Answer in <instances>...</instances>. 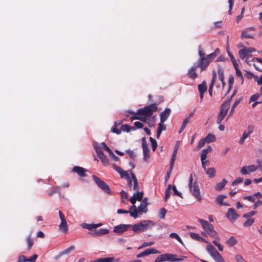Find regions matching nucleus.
Here are the masks:
<instances>
[{
  "instance_id": "obj_19",
  "label": "nucleus",
  "mask_w": 262,
  "mask_h": 262,
  "mask_svg": "<svg viewBox=\"0 0 262 262\" xmlns=\"http://www.w3.org/2000/svg\"><path fill=\"white\" fill-rule=\"evenodd\" d=\"M75 249V247L74 246H71L68 248L64 250L63 251L60 252L58 255L55 257V259L57 260L61 256L64 255H69L71 252L74 251Z\"/></svg>"
},
{
  "instance_id": "obj_51",
  "label": "nucleus",
  "mask_w": 262,
  "mask_h": 262,
  "mask_svg": "<svg viewBox=\"0 0 262 262\" xmlns=\"http://www.w3.org/2000/svg\"><path fill=\"white\" fill-rule=\"evenodd\" d=\"M243 199L244 200H248L252 203H254L255 201V199L253 195L244 196L243 198Z\"/></svg>"
},
{
  "instance_id": "obj_33",
  "label": "nucleus",
  "mask_w": 262,
  "mask_h": 262,
  "mask_svg": "<svg viewBox=\"0 0 262 262\" xmlns=\"http://www.w3.org/2000/svg\"><path fill=\"white\" fill-rule=\"evenodd\" d=\"M227 183V181L225 179H224L222 182L216 185L215 190L217 191L221 190L224 187Z\"/></svg>"
},
{
  "instance_id": "obj_24",
  "label": "nucleus",
  "mask_w": 262,
  "mask_h": 262,
  "mask_svg": "<svg viewBox=\"0 0 262 262\" xmlns=\"http://www.w3.org/2000/svg\"><path fill=\"white\" fill-rule=\"evenodd\" d=\"M59 228L60 230L64 233L68 232V228L66 219L61 220V222L59 225Z\"/></svg>"
},
{
  "instance_id": "obj_10",
  "label": "nucleus",
  "mask_w": 262,
  "mask_h": 262,
  "mask_svg": "<svg viewBox=\"0 0 262 262\" xmlns=\"http://www.w3.org/2000/svg\"><path fill=\"white\" fill-rule=\"evenodd\" d=\"M228 108L226 105H222L221 107V111L218 115L216 123L220 124L224 118L226 116L228 112Z\"/></svg>"
},
{
  "instance_id": "obj_50",
  "label": "nucleus",
  "mask_w": 262,
  "mask_h": 262,
  "mask_svg": "<svg viewBox=\"0 0 262 262\" xmlns=\"http://www.w3.org/2000/svg\"><path fill=\"white\" fill-rule=\"evenodd\" d=\"M257 213L255 211H251L247 213H245L243 215V217L248 219L252 216L254 215Z\"/></svg>"
},
{
  "instance_id": "obj_4",
  "label": "nucleus",
  "mask_w": 262,
  "mask_h": 262,
  "mask_svg": "<svg viewBox=\"0 0 262 262\" xmlns=\"http://www.w3.org/2000/svg\"><path fill=\"white\" fill-rule=\"evenodd\" d=\"M184 257L178 258L177 255L174 254L165 253L159 255L154 262H164V261H181L184 259Z\"/></svg>"
},
{
  "instance_id": "obj_3",
  "label": "nucleus",
  "mask_w": 262,
  "mask_h": 262,
  "mask_svg": "<svg viewBox=\"0 0 262 262\" xmlns=\"http://www.w3.org/2000/svg\"><path fill=\"white\" fill-rule=\"evenodd\" d=\"M155 225V223L152 221H143L138 224L134 225L132 226L133 230L137 233L144 232L151 228Z\"/></svg>"
},
{
  "instance_id": "obj_39",
  "label": "nucleus",
  "mask_w": 262,
  "mask_h": 262,
  "mask_svg": "<svg viewBox=\"0 0 262 262\" xmlns=\"http://www.w3.org/2000/svg\"><path fill=\"white\" fill-rule=\"evenodd\" d=\"M128 113H130L132 114H134V115L133 116H132L130 118V119L132 121H133V120H136V119L139 120L140 116H142L141 114L138 113V110L137 111V112L136 113H135L134 112L131 111H128Z\"/></svg>"
},
{
  "instance_id": "obj_27",
  "label": "nucleus",
  "mask_w": 262,
  "mask_h": 262,
  "mask_svg": "<svg viewBox=\"0 0 262 262\" xmlns=\"http://www.w3.org/2000/svg\"><path fill=\"white\" fill-rule=\"evenodd\" d=\"M109 232L107 229H100L97 231H96L92 233V235L94 236H100L104 234H106Z\"/></svg>"
},
{
  "instance_id": "obj_16",
  "label": "nucleus",
  "mask_w": 262,
  "mask_h": 262,
  "mask_svg": "<svg viewBox=\"0 0 262 262\" xmlns=\"http://www.w3.org/2000/svg\"><path fill=\"white\" fill-rule=\"evenodd\" d=\"M142 141V146L143 151L144 159L146 160L149 157V149L145 138H143Z\"/></svg>"
},
{
  "instance_id": "obj_5",
  "label": "nucleus",
  "mask_w": 262,
  "mask_h": 262,
  "mask_svg": "<svg viewBox=\"0 0 262 262\" xmlns=\"http://www.w3.org/2000/svg\"><path fill=\"white\" fill-rule=\"evenodd\" d=\"M157 104L153 103L146 106L143 108L138 109V113L142 116L150 117L154 112L158 110Z\"/></svg>"
},
{
  "instance_id": "obj_34",
  "label": "nucleus",
  "mask_w": 262,
  "mask_h": 262,
  "mask_svg": "<svg viewBox=\"0 0 262 262\" xmlns=\"http://www.w3.org/2000/svg\"><path fill=\"white\" fill-rule=\"evenodd\" d=\"M237 243V241L234 236H231L226 241V244L228 245L230 247L233 246L235 245Z\"/></svg>"
},
{
  "instance_id": "obj_21",
  "label": "nucleus",
  "mask_w": 262,
  "mask_h": 262,
  "mask_svg": "<svg viewBox=\"0 0 262 262\" xmlns=\"http://www.w3.org/2000/svg\"><path fill=\"white\" fill-rule=\"evenodd\" d=\"M102 224H86L84 223L82 225V227L84 229H86L89 230H94L96 229L98 227L101 226Z\"/></svg>"
},
{
  "instance_id": "obj_6",
  "label": "nucleus",
  "mask_w": 262,
  "mask_h": 262,
  "mask_svg": "<svg viewBox=\"0 0 262 262\" xmlns=\"http://www.w3.org/2000/svg\"><path fill=\"white\" fill-rule=\"evenodd\" d=\"M92 178L95 183L103 191L107 194L111 193L110 188L106 183L96 176H93Z\"/></svg>"
},
{
  "instance_id": "obj_38",
  "label": "nucleus",
  "mask_w": 262,
  "mask_h": 262,
  "mask_svg": "<svg viewBox=\"0 0 262 262\" xmlns=\"http://www.w3.org/2000/svg\"><path fill=\"white\" fill-rule=\"evenodd\" d=\"M27 243V251H29L34 244L33 241L31 239L30 236H28L26 238Z\"/></svg>"
},
{
  "instance_id": "obj_42",
  "label": "nucleus",
  "mask_w": 262,
  "mask_h": 262,
  "mask_svg": "<svg viewBox=\"0 0 262 262\" xmlns=\"http://www.w3.org/2000/svg\"><path fill=\"white\" fill-rule=\"evenodd\" d=\"M166 212H167V210H166L165 208H161L159 210V216L160 218L161 219H163V220L164 219L166 214Z\"/></svg>"
},
{
  "instance_id": "obj_52",
  "label": "nucleus",
  "mask_w": 262,
  "mask_h": 262,
  "mask_svg": "<svg viewBox=\"0 0 262 262\" xmlns=\"http://www.w3.org/2000/svg\"><path fill=\"white\" fill-rule=\"evenodd\" d=\"M205 143H207L205 140H204V138H202L198 143V144L196 146L197 149H201Z\"/></svg>"
},
{
  "instance_id": "obj_61",
  "label": "nucleus",
  "mask_w": 262,
  "mask_h": 262,
  "mask_svg": "<svg viewBox=\"0 0 262 262\" xmlns=\"http://www.w3.org/2000/svg\"><path fill=\"white\" fill-rule=\"evenodd\" d=\"M101 147H102L105 150L107 151L108 154L111 153L112 150L108 147L104 142H102L100 144Z\"/></svg>"
},
{
  "instance_id": "obj_9",
  "label": "nucleus",
  "mask_w": 262,
  "mask_h": 262,
  "mask_svg": "<svg viewBox=\"0 0 262 262\" xmlns=\"http://www.w3.org/2000/svg\"><path fill=\"white\" fill-rule=\"evenodd\" d=\"M132 225L129 224H120L114 227L113 232L120 234L125 232Z\"/></svg>"
},
{
  "instance_id": "obj_49",
  "label": "nucleus",
  "mask_w": 262,
  "mask_h": 262,
  "mask_svg": "<svg viewBox=\"0 0 262 262\" xmlns=\"http://www.w3.org/2000/svg\"><path fill=\"white\" fill-rule=\"evenodd\" d=\"M254 219H249L244 223V226L245 227L251 226L254 222Z\"/></svg>"
},
{
  "instance_id": "obj_17",
  "label": "nucleus",
  "mask_w": 262,
  "mask_h": 262,
  "mask_svg": "<svg viewBox=\"0 0 262 262\" xmlns=\"http://www.w3.org/2000/svg\"><path fill=\"white\" fill-rule=\"evenodd\" d=\"M72 171L76 172L78 175L80 177H86L85 172L88 171V170L83 167H79L78 166H74L73 168Z\"/></svg>"
},
{
  "instance_id": "obj_26",
  "label": "nucleus",
  "mask_w": 262,
  "mask_h": 262,
  "mask_svg": "<svg viewBox=\"0 0 262 262\" xmlns=\"http://www.w3.org/2000/svg\"><path fill=\"white\" fill-rule=\"evenodd\" d=\"M206 249L212 257L218 252L216 249L210 244L207 245L206 247Z\"/></svg>"
},
{
  "instance_id": "obj_53",
  "label": "nucleus",
  "mask_w": 262,
  "mask_h": 262,
  "mask_svg": "<svg viewBox=\"0 0 262 262\" xmlns=\"http://www.w3.org/2000/svg\"><path fill=\"white\" fill-rule=\"evenodd\" d=\"M190 237L194 239H195L196 241H200V239H201V236L197 233L192 232L190 233Z\"/></svg>"
},
{
  "instance_id": "obj_15",
  "label": "nucleus",
  "mask_w": 262,
  "mask_h": 262,
  "mask_svg": "<svg viewBox=\"0 0 262 262\" xmlns=\"http://www.w3.org/2000/svg\"><path fill=\"white\" fill-rule=\"evenodd\" d=\"M257 169V167L254 165L244 166L241 170V173L243 175H245L248 174L249 172H252L255 171Z\"/></svg>"
},
{
  "instance_id": "obj_56",
  "label": "nucleus",
  "mask_w": 262,
  "mask_h": 262,
  "mask_svg": "<svg viewBox=\"0 0 262 262\" xmlns=\"http://www.w3.org/2000/svg\"><path fill=\"white\" fill-rule=\"evenodd\" d=\"M212 243L218 248L220 251H222L223 250V246L220 244L216 240L213 241Z\"/></svg>"
},
{
  "instance_id": "obj_47",
  "label": "nucleus",
  "mask_w": 262,
  "mask_h": 262,
  "mask_svg": "<svg viewBox=\"0 0 262 262\" xmlns=\"http://www.w3.org/2000/svg\"><path fill=\"white\" fill-rule=\"evenodd\" d=\"M169 237L171 238L176 239L178 241L183 244V242L178 234L176 233H171L169 234Z\"/></svg>"
},
{
  "instance_id": "obj_64",
  "label": "nucleus",
  "mask_w": 262,
  "mask_h": 262,
  "mask_svg": "<svg viewBox=\"0 0 262 262\" xmlns=\"http://www.w3.org/2000/svg\"><path fill=\"white\" fill-rule=\"evenodd\" d=\"M28 261V258L24 255H20L18 257L17 262H26Z\"/></svg>"
},
{
  "instance_id": "obj_20",
  "label": "nucleus",
  "mask_w": 262,
  "mask_h": 262,
  "mask_svg": "<svg viewBox=\"0 0 262 262\" xmlns=\"http://www.w3.org/2000/svg\"><path fill=\"white\" fill-rule=\"evenodd\" d=\"M171 113V110L169 108H166L160 114V121L164 123L168 118Z\"/></svg>"
},
{
  "instance_id": "obj_13",
  "label": "nucleus",
  "mask_w": 262,
  "mask_h": 262,
  "mask_svg": "<svg viewBox=\"0 0 262 262\" xmlns=\"http://www.w3.org/2000/svg\"><path fill=\"white\" fill-rule=\"evenodd\" d=\"M198 221L201 224L202 228L207 233L213 229V226L207 221L203 219H198Z\"/></svg>"
},
{
  "instance_id": "obj_32",
  "label": "nucleus",
  "mask_w": 262,
  "mask_h": 262,
  "mask_svg": "<svg viewBox=\"0 0 262 262\" xmlns=\"http://www.w3.org/2000/svg\"><path fill=\"white\" fill-rule=\"evenodd\" d=\"M198 90L200 93H204L207 91L206 82L205 81L202 82L198 85Z\"/></svg>"
},
{
  "instance_id": "obj_48",
  "label": "nucleus",
  "mask_w": 262,
  "mask_h": 262,
  "mask_svg": "<svg viewBox=\"0 0 262 262\" xmlns=\"http://www.w3.org/2000/svg\"><path fill=\"white\" fill-rule=\"evenodd\" d=\"M149 140L151 142L152 149L153 151H155L156 149L157 146H158L157 141L155 139H154L152 137L149 138Z\"/></svg>"
},
{
  "instance_id": "obj_29",
  "label": "nucleus",
  "mask_w": 262,
  "mask_h": 262,
  "mask_svg": "<svg viewBox=\"0 0 262 262\" xmlns=\"http://www.w3.org/2000/svg\"><path fill=\"white\" fill-rule=\"evenodd\" d=\"M251 29L252 30L253 29L251 28H248V29H246L245 30H244V31H242V38H252L253 37V34H251L249 33V30Z\"/></svg>"
},
{
  "instance_id": "obj_40",
  "label": "nucleus",
  "mask_w": 262,
  "mask_h": 262,
  "mask_svg": "<svg viewBox=\"0 0 262 262\" xmlns=\"http://www.w3.org/2000/svg\"><path fill=\"white\" fill-rule=\"evenodd\" d=\"M227 198V196L225 195H218L216 198V202L220 204V205H222L224 199H226Z\"/></svg>"
},
{
  "instance_id": "obj_44",
  "label": "nucleus",
  "mask_w": 262,
  "mask_h": 262,
  "mask_svg": "<svg viewBox=\"0 0 262 262\" xmlns=\"http://www.w3.org/2000/svg\"><path fill=\"white\" fill-rule=\"evenodd\" d=\"M216 262H224V260L220 253L218 252L212 257Z\"/></svg>"
},
{
  "instance_id": "obj_43",
  "label": "nucleus",
  "mask_w": 262,
  "mask_h": 262,
  "mask_svg": "<svg viewBox=\"0 0 262 262\" xmlns=\"http://www.w3.org/2000/svg\"><path fill=\"white\" fill-rule=\"evenodd\" d=\"M209 235L211 236V237L214 238H216V239H220V238L218 236V233H217L216 231H215L214 230V228H213V229H212L211 230H210V231H209L208 233H207Z\"/></svg>"
},
{
  "instance_id": "obj_35",
  "label": "nucleus",
  "mask_w": 262,
  "mask_h": 262,
  "mask_svg": "<svg viewBox=\"0 0 262 262\" xmlns=\"http://www.w3.org/2000/svg\"><path fill=\"white\" fill-rule=\"evenodd\" d=\"M241 99H237L235 101L233 104L232 106L231 109L230 111L229 114L228 115V118L231 117L234 113V110L237 105L241 102Z\"/></svg>"
},
{
  "instance_id": "obj_36",
  "label": "nucleus",
  "mask_w": 262,
  "mask_h": 262,
  "mask_svg": "<svg viewBox=\"0 0 262 262\" xmlns=\"http://www.w3.org/2000/svg\"><path fill=\"white\" fill-rule=\"evenodd\" d=\"M215 137L214 135L211 134H209L206 138H204V140L207 143H209L212 142H214L215 141Z\"/></svg>"
},
{
  "instance_id": "obj_11",
  "label": "nucleus",
  "mask_w": 262,
  "mask_h": 262,
  "mask_svg": "<svg viewBox=\"0 0 262 262\" xmlns=\"http://www.w3.org/2000/svg\"><path fill=\"white\" fill-rule=\"evenodd\" d=\"M114 169L117 171L120 174L121 178H124L125 179H129V174L127 171L123 170L121 167L118 166L116 164H114L113 165Z\"/></svg>"
},
{
  "instance_id": "obj_60",
  "label": "nucleus",
  "mask_w": 262,
  "mask_h": 262,
  "mask_svg": "<svg viewBox=\"0 0 262 262\" xmlns=\"http://www.w3.org/2000/svg\"><path fill=\"white\" fill-rule=\"evenodd\" d=\"M117 127L118 126H116L114 125V126L111 128V132L113 133L116 134L117 135H120L121 134V130L120 129H118Z\"/></svg>"
},
{
  "instance_id": "obj_14",
  "label": "nucleus",
  "mask_w": 262,
  "mask_h": 262,
  "mask_svg": "<svg viewBox=\"0 0 262 262\" xmlns=\"http://www.w3.org/2000/svg\"><path fill=\"white\" fill-rule=\"evenodd\" d=\"M226 216L231 221H235L239 216L235 209L232 208H229L228 210V211L226 213Z\"/></svg>"
},
{
  "instance_id": "obj_28",
  "label": "nucleus",
  "mask_w": 262,
  "mask_h": 262,
  "mask_svg": "<svg viewBox=\"0 0 262 262\" xmlns=\"http://www.w3.org/2000/svg\"><path fill=\"white\" fill-rule=\"evenodd\" d=\"M239 57L241 59H243L247 57L251 56V55H249L247 51V48H244L240 50L238 52Z\"/></svg>"
},
{
  "instance_id": "obj_62",
  "label": "nucleus",
  "mask_w": 262,
  "mask_h": 262,
  "mask_svg": "<svg viewBox=\"0 0 262 262\" xmlns=\"http://www.w3.org/2000/svg\"><path fill=\"white\" fill-rule=\"evenodd\" d=\"M245 76L248 79H251L253 78L255 79V77L256 76H255L252 73H251L249 71H247L245 74Z\"/></svg>"
},
{
  "instance_id": "obj_30",
  "label": "nucleus",
  "mask_w": 262,
  "mask_h": 262,
  "mask_svg": "<svg viewBox=\"0 0 262 262\" xmlns=\"http://www.w3.org/2000/svg\"><path fill=\"white\" fill-rule=\"evenodd\" d=\"M121 132H129L131 130H135V127L134 126H130L129 125L125 124L122 125L120 127Z\"/></svg>"
},
{
  "instance_id": "obj_18",
  "label": "nucleus",
  "mask_w": 262,
  "mask_h": 262,
  "mask_svg": "<svg viewBox=\"0 0 262 262\" xmlns=\"http://www.w3.org/2000/svg\"><path fill=\"white\" fill-rule=\"evenodd\" d=\"M197 68H198L196 67V66L193 64V65L189 69L187 73L188 77L189 78L195 79L198 77V74L195 72Z\"/></svg>"
},
{
  "instance_id": "obj_7",
  "label": "nucleus",
  "mask_w": 262,
  "mask_h": 262,
  "mask_svg": "<svg viewBox=\"0 0 262 262\" xmlns=\"http://www.w3.org/2000/svg\"><path fill=\"white\" fill-rule=\"evenodd\" d=\"M212 149L210 146H208L206 149H203L201 153V160L202 162V167L204 170H206V165H208L209 160L207 159V155L211 152Z\"/></svg>"
},
{
  "instance_id": "obj_41",
  "label": "nucleus",
  "mask_w": 262,
  "mask_h": 262,
  "mask_svg": "<svg viewBox=\"0 0 262 262\" xmlns=\"http://www.w3.org/2000/svg\"><path fill=\"white\" fill-rule=\"evenodd\" d=\"M171 189V185L169 184L166 190H165V200L167 201L170 197V191Z\"/></svg>"
},
{
  "instance_id": "obj_12",
  "label": "nucleus",
  "mask_w": 262,
  "mask_h": 262,
  "mask_svg": "<svg viewBox=\"0 0 262 262\" xmlns=\"http://www.w3.org/2000/svg\"><path fill=\"white\" fill-rule=\"evenodd\" d=\"M160 252L155 248L147 249L143 252L137 255V258H140L142 257L147 256L151 254H157L159 253Z\"/></svg>"
},
{
  "instance_id": "obj_31",
  "label": "nucleus",
  "mask_w": 262,
  "mask_h": 262,
  "mask_svg": "<svg viewBox=\"0 0 262 262\" xmlns=\"http://www.w3.org/2000/svg\"><path fill=\"white\" fill-rule=\"evenodd\" d=\"M138 211L140 212L146 213L147 211V204L142 202L138 207Z\"/></svg>"
},
{
  "instance_id": "obj_46",
  "label": "nucleus",
  "mask_w": 262,
  "mask_h": 262,
  "mask_svg": "<svg viewBox=\"0 0 262 262\" xmlns=\"http://www.w3.org/2000/svg\"><path fill=\"white\" fill-rule=\"evenodd\" d=\"M249 137V135H248V134H247V130H245L243 134V136L242 137L240 138L239 140V143L241 144V145H242L243 144V143H244L245 142V140H246V138H247L248 137Z\"/></svg>"
},
{
  "instance_id": "obj_45",
  "label": "nucleus",
  "mask_w": 262,
  "mask_h": 262,
  "mask_svg": "<svg viewBox=\"0 0 262 262\" xmlns=\"http://www.w3.org/2000/svg\"><path fill=\"white\" fill-rule=\"evenodd\" d=\"M234 67L235 69L236 75L237 77H239L241 79L242 83H243L244 82V77L243 76L242 73L239 70V69L237 68V67Z\"/></svg>"
},
{
  "instance_id": "obj_1",
  "label": "nucleus",
  "mask_w": 262,
  "mask_h": 262,
  "mask_svg": "<svg viewBox=\"0 0 262 262\" xmlns=\"http://www.w3.org/2000/svg\"><path fill=\"white\" fill-rule=\"evenodd\" d=\"M201 47L199 46V59L196 63L194 64L197 68H200L201 72L205 70L210 63L216 57V56L219 54L220 50L218 48L216 49L214 52L206 55L204 51L200 49Z\"/></svg>"
},
{
  "instance_id": "obj_55",
  "label": "nucleus",
  "mask_w": 262,
  "mask_h": 262,
  "mask_svg": "<svg viewBox=\"0 0 262 262\" xmlns=\"http://www.w3.org/2000/svg\"><path fill=\"white\" fill-rule=\"evenodd\" d=\"M134 194L136 195V198H137V200L141 201L142 200L143 196V192L138 191L137 193H135Z\"/></svg>"
},
{
  "instance_id": "obj_58",
  "label": "nucleus",
  "mask_w": 262,
  "mask_h": 262,
  "mask_svg": "<svg viewBox=\"0 0 262 262\" xmlns=\"http://www.w3.org/2000/svg\"><path fill=\"white\" fill-rule=\"evenodd\" d=\"M228 55L231 59V60L232 62L233 66L234 67H238V64L236 62V60L235 59L233 55L232 54H231L230 52H228Z\"/></svg>"
},
{
  "instance_id": "obj_23",
  "label": "nucleus",
  "mask_w": 262,
  "mask_h": 262,
  "mask_svg": "<svg viewBox=\"0 0 262 262\" xmlns=\"http://www.w3.org/2000/svg\"><path fill=\"white\" fill-rule=\"evenodd\" d=\"M217 74L220 80L222 82L223 88H224L226 85L225 81L224 80V74L223 69L219 67L217 69Z\"/></svg>"
},
{
  "instance_id": "obj_8",
  "label": "nucleus",
  "mask_w": 262,
  "mask_h": 262,
  "mask_svg": "<svg viewBox=\"0 0 262 262\" xmlns=\"http://www.w3.org/2000/svg\"><path fill=\"white\" fill-rule=\"evenodd\" d=\"M95 151L99 157L102 162L103 163L104 166H106L108 164L109 160L107 158V157L104 154L103 151L101 150L100 148L98 146H95Z\"/></svg>"
},
{
  "instance_id": "obj_25",
  "label": "nucleus",
  "mask_w": 262,
  "mask_h": 262,
  "mask_svg": "<svg viewBox=\"0 0 262 262\" xmlns=\"http://www.w3.org/2000/svg\"><path fill=\"white\" fill-rule=\"evenodd\" d=\"M115 258L113 257H109L106 258H101L97 259V260L92 261V262H119V260L118 259H116L115 261Z\"/></svg>"
},
{
  "instance_id": "obj_2",
  "label": "nucleus",
  "mask_w": 262,
  "mask_h": 262,
  "mask_svg": "<svg viewBox=\"0 0 262 262\" xmlns=\"http://www.w3.org/2000/svg\"><path fill=\"white\" fill-rule=\"evenodd\" d=\"M188 186L189 190L192 195L196 198V199L201 201L202 200V196L201 195L200 188L196 181L193 182V175L190 174L189 177Z\"/></svg>"
},
{
  "instance_id": "obj_54",
  "label": "nucleus",
  "mask_w": 262,
  "mask_h": 262,
  "mask_svg": "<svg viewBox=\"0 0 262 262\" xmlns=\"http://www.w3.org/2000/svg\"><path fill=\"white\" fill-rule=\"evenodd\" d=\"M154 242H144L142 244V245L139 247V249H141V248H144V247H148V246H152L154 244Z\"/></svg>"
},
{
  "instance_id": "obj_63",
  "label": "nucleus",
  "mask_w": 262,
  "mask_h": 262,
  "mask_svg": "<svg viewBox=\"0 0 262 262\" xmlns=\"http://www.w3.org/2000/svg\"><path fill=\"white\" fill-rule=\"evenodd\" d=\"M243 181V178H238L236 179L234 181L232 182V185L233 186L236 185L241 183H242Z\"/></svg>"
},
{
  "instance_id": "obj_59",
  "label": "nucleus",
  "mask_w": 262,
  "mask_h": 262,
  "mask_svg": "<svg viewBox=\"0 0 262 262\" xmlns=\"http://www.w3.org/2000/svg\"><path fill=\"white\" fill-rule=\"evenodd\" d=\"M260 97L258 94L253 95L250 98V102L256 101Z\"/></svg>"
},
{
  "instance_id": "obj_37",
  "label": "nucleus",
  "mask_w": 262,
  "mask_h": 262,
  "mask_svg": "<svg viewBox=\"0 0 262 262\" xmlns=\"http://www.w3.org/2000/svg\"><path fill=\"white\" fill-rule=\"evenodd\" d=\"M206 172L209 178H213L215 176V169L214 168H209L206 169Z\"/></svg>"
},
{
  "instance_id": "obj_57",
  "label": "nucleus",
  "mask_w": 262,
  "mask_h": 262,
  "mask_svg": "<svg viewBox=\"0 0 262 262\" xmlns=\"http://www.w3.org/2000/svg\"><path fill=\"white\" fill-rule=\"evenodd\" d=\"M172 189L173 191L174 195H178L181 198H182V193L178 191L177 187L175 185L172 186Z\"/></svg>"
},
{
  "instance_id": "obj_22",
  "label": "nucleus",
  "mask_w": 262,
  "mask_h": 262,
  "mask_svg": "<svg viewBox=\"0 0 262 262\" xmlns=\"http://www.w3.org/2000/svg\"><path fill=\"white\" fill-rule=\"evenodd\" d=\"M129 172H130L131 178L134 182L133 189L134 190L138 191L139 189V186L138 180H137L135 174L131 170L129 171Z\"/></svg>"
}]
</instances>
